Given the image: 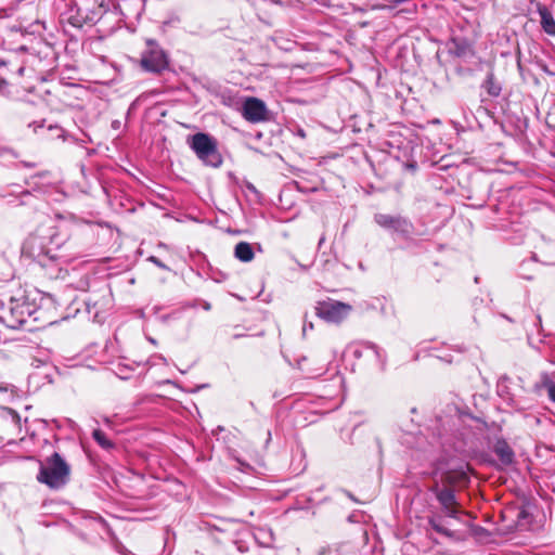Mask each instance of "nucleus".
Here are the masks:
<instances>
[{"label":"nucleus","mask_w":555,"mask_h":555,"mask_svg":"<svg viewBox=\"0 0 555 555\" xmlns=\"http://www.w3.org/2000/svg\"><path fill=\"white\" fill-rule=\"evenodd\" d=\"M69 465L57 452H54L40 462L37 480L51 489H60L69 480Z\"/></svg>","instance_id":"obj_1"},{"label":"nucleus","mask_w":555,"mask_h":555,"mask_svg":"<svg viewBox=\"0 0 555 555\" xmlns=\"http://www.w3.org/2000/svg\"><path fill=\"white\" fill-rule=\"evenodd\" d=\"M190 147L207 166L218 168L222 165V156L218 151L217 141L207 133L198 132L190 138Z\"/></svg>","instance_id":"obj_2"},{"label":"nucleus","mask_w":555,"mask_h":555,"mask_svg":"<svg viewBox=\"0 0 555 555\" xmlns=\"http://www.w3.org/2000/svg\"><path fill=\"white\" fill-rule=\"evenodd\" d=\"M48 238L37 234L29 235L22 246V255L48 268L59 261V256L47 247Z\"/></svg>","instance_id":"obj_3"},{"label":"nucleus","mask_w":555,"mask_h":555,"mask_svg":"<svg viewBox=\"0 0 555 555\" xmlns=\"http://www.w3.org/2000/svg\"><path fill=\"white\" fill-rule=\"evenodd\" d=\"M351 310L350 305L330 298L319 301L315 306V314L328 323H340L349 315Z\"/></svg>","instance_id":"obj_4"},{"label":"nucleus","mask_w":555,"mask_h":555,"mask_svg":"<svg viewBox=\"0 0 555 555\" xmlns=\"http://www.w3.org/2000/svg\"><path fill=\"white\" fill-rule=\"evenodd\" d=\"M30 315V306L21 299H11L5 308L2 309L1 319L11 328H16L27 321Z\"/></svg>","instance_id":"obj_5"},{"label":"nucleus","mask_w":555,"mask_h":555,"mask_svg":"<svg viewBox=\"0 0 555 555\" xmlns=\"http://www.w3.org/2000/svg\"><path fill=\"white\" fill-rule=\"evenodd\" d=\"M374 221L383 229L392 231L401 236L408 237L413 232V224L402 216L388 214H376Z\"/></svg>","instance_id":"obj_6"},{"label":"nucleus","mask_w":555,"mask_h":555,"mask_svg":"<svg viewBox=\"0 0 555 555\" xmlns=\"http://www.w3.org/2000/svg\"><path fill=\"white\" fill-rule=\"evenodd\" d=\"M141 65L147 72L159 73L168 66V61L165 52L149 40L147 49L142 54Z\"/></svg>","instance_id":"obj_7"},{"label":"nucleus","mask_w":555,"mask_h":555,"mask_svg":"<svg viewBox=\"0 0 555 555\" xmlns=\"http://www.w3.org/2000/svg\"><path fill=\"white\" fill-rule=\"evenodd\" d=\"M431 492L436 494L438 502L441 505V513L455 521L461 522L459 503L456 502L455 493L450 488H439L434 486Z\"/></svg>","instance_id":"obj_8"},{"label":"nucleus","mask_w":555,"mask_h":555,"mask_svg":"<svg viewBox=\"0 0 555 555\" xmlns=\"http://www.w3.org/2000/svg\"><path fill=\"white\" fill-rule=\"evenodd\" d=\"M243 117L253 124L267 121L269 119V111L263 101L258 98H247L243 103Z\"/></svg>","instance_id":"obj_9"},{"label":"nucleus","mask_w":555,"mask_h":555,"mask_svg":"<svg viewBox=\"0 0 555 555\" xmlns=\"http://www.w3.org/2000/svg\"><path fill=\"white\" fill-rule=\"evenodd\" d=\"M448 519L442 513L435 514L428 517V524L436 532L453 541H463L465 539L464 533L460 529L452 528V524Z\"/></svg>","instance_id":"obj_10"},{"label":"nucleus","mask_w":555,"mask_h":555,"mask_svg":"<svg viewBox=\"0 0 555 555\" xmlns=\"http://www.w3.org/2000/svg\"><path fill=\"white\" fill-rule=\"evenodd\" d=\"M537 12L540 16V25L545 34L555 37V20L546 5L537 3Z\"/></svg>","instance_id":"obj_11"},{"label":"nucleus","mask_w":555,"mask_h":555,"mask_svg":"<svg viewBox=\"0 0 555 555\" xmlns=\"http://www.w3.org/2000/svg\"><path fill=\"white\" fill-rule=\"evenodd\" d=\"M494 453L504 465H509L514 461V452L512 448L504 440L496 441L494 446Z\"/></svg>","instance_id":"obj_12"},{"label":"nucleus","mask_w":555,"mask_h":555,"mask_svg":"<svg viewBox=\"0 0 555 555\" xmlns=\"http://www.w3.org/2000/svg\"><path fill=\"white\" fill-rule=\"evenodd\" d=\"M450 52L459 57H464L472 54V46L466 39L452 38Z\"/></svg>","instance_id":"obj_13"},{"label":"nucleus","mask_w":555,"mask_h":555,"mask_svg":"<svg viewBox=\"0 0 555 555\" xmlns=\"http://www.w3.org/2000/svg\"><path fill=\"white\" fill-rule=\"evenodd\" d=\"M234 256L242 262H250L255 257V253L249 243L240 242L234 247Z\"/></svg>","instance_id":"obj_14"},{"label":"nucleus","mask_w":555,"mask_h":555,"mask_svg":"<svg viewBox=\"0 0 555 555\" xmlns=\"http://www.w3.org/2000/svg\"><path fill=\"white\" fill-rule=\"evenodd\" d=\"M481 87L486 90V92L493 98H496L501 94L502 87L501 83L496 80L494 74L489 72L483 80Z\"/></svg>","instance_id":"obj_15"},{"label":"nucleus","mask_w":555,"mask_h":555,"mask_svg":"<svg viewBox=\"0 0 555 555\" xmlns=\"http://www.w3.org/2000/svg\"><path fill=\"white\" fill-rule=\"evenodd\" d=\"M92 437L105 450H109L114 447V443L105 436L101 429H94Z\"/></svg>","instance_id":"obj_16"},{"label":"nucleus","mask_w":555,"mask_h":555,"mask_svg":"<svg viewBox=\"0 0 555 555\" xmlns=\"http://www.w3.org/2000/svg\"><path fill=\"white\" fill-rule=\"evenodd\" d=\"M544 387L547 390L548 398L555 402V382L546 380Z\"/></svg>","instance_id":"obj_17"},{"label":"nucleus","mask_w":555,"mask_h":555,"mask_svg":"<svg viewBox=\"0 0 555 555\" xmlns=\"http://www.w3.org/2000/svg\"><path fill=\"white\" fill-rule=\"evenodd\" d=\"M3 412L11 418V421L15 424V425H18L20 422H21V417L18 415L17 412H15L14 410L10 409V408H5L3 410Z\"/></svg>","instance_id":"obj_18"},{"label":"nucleus","mask_w":555,"mask_h":555,"mask_svg":"<svg viewBox=\"0 0 555 555\" xmlns=\"http://www.w3.org/2000/svg\"><path fill=\"white\" fill-rule=\"evenodd\" d=\"M149 260L151 262H153L154 264H156L157 267L162 268V269H168L157 257L155 256H151L149 258Z\"/></svg>","instance_id":"obj_19"},{"label":"nucleus","mask_w":555,"mask_h":555,"mask_svg":"<svg viewBox=\"0 0 555 555\" xmlns=\"http://www.w3.org/2000/svg\"><path fill=\"white\" fill-rule=\"evenodd\" d=\"M507 379L508 378L504 377V378H502V382L499 384V390L498 391H499L500 396H504L503 383L506 382Z\"/></svg>","instance_id":"obj_20"},{"label":"nucleus","mask_w":555,"mask_h":555,"mask_svg":"<svg viewBox=\"0 0 555 555\" xmlns=\"http://www.w3.org/2000/svg\"><path fill=\"white\" fill-rule=\"evenodd\" d=\"M307 328L312 330L313 328V324L311 322L307 323V321L305 320L304 327H302L304 333H306Z\"/></svg>","instance_id":"obj_21"},{"label":"nucleus","mask_w":555,"mask_h":555,"mask_svg":"<svg viewBox=\"0 0 555 555\" xmlns=\"http://www.w3.org/2000/svg\"><path fill=\"white\" fill-rule=\"evenodd\" d=\"M371 349L374 351L375 356L380 359V352L376 346H371Z\"/></svg>","instance_id":"obj_22"},{"label":"nucleus","mask_w":555,"mask_h":555,"mask_svg":"<svg viewBox=\"0 0 555 555\" xmlns=\"http://www.w3.org/2000/svg\"><path fill=\"white\" fill-rule=\"evenodd\" d=\"M204 308H205L206 310H209V309H210V305H209V304H206V305L204 306Z\"/></svg>","instance_id":"obj_23"},{"label":"nucleus","mask_w":555,"mask_h":555,"mask_svg":"<svg viewBox=\"0 0 555 555\" xmlns=\"http://www.w3.org/2000/svg\"><path fill=\"white\" fill-rule=\"evenodd\" d=\"M149 340H150L152 344H154V345L156 344L155 339H153V338H150Z\"/></svg>","instance_id":"obj_24"}]
</instances>
